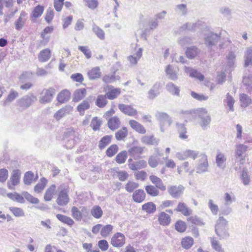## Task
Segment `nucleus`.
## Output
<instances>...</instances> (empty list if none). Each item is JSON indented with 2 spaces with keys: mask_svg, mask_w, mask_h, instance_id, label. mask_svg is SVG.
Wrapping results in <instances>:
<instances>
[{
  "mask_svg": "<svg viewBox=\"0 0 252 252\" xmlns=\"http://www.w3.org/2000/svg\"><path fill=\"white\" fill-rule=\"evenodd\" d=\"M227 225V220L223 217H220L215 226V232L220 240L226 239L229 236Z\"/></svg>",
  "mask_w": 252,
  "mask_h": 252,
  "instance_id": "obj_1",
  "label": "nucleus"
},
{
  "mask_svg": "<svg viewBox=\"0 0 252 252\" xmlns=\"http://www.w3.org/2000/svg\"><path fill=\"white\" fill-rule=\"evenodd\" d=\"M204 44L209 49H212L216 45L220 39V36L208 29H205L202 32Z\"/></svg>",
  "mask_w": 252,
  "mask_h": 252,
  "instance_id": "obj_2",
  "label": "nucleus"
},
{
  "mask_svg": "<svg viewBox=\"0 0 252 252\" xmlns=\"http://www.w3.org/2000/svg\"><path fill=\"white\" fill-rule=\"evenodd\" d=\"M248 147L243 144H236L235 146L234 156L236 158L235 163L239 162V166H235V169L236 171L240 170L242 165L245 160V153Z\"/></svg>",
  "mask_w": 252,
  "mask_h": 252,
  "instance_id": "obj_3",
  "label": "nucleus"
},
{
  "mask_svg": "<svg viewBox=\"0 0 252 252\" xmlns=\"http://www.w3.org/2000/svg\"><path fill=\"white\" fill-rule=\"evenodd\" d=\"M59 194L57 199V203L60 206L66 205L69 201L68 187L64 185H61L58 188Z\"/></svg>",
  "mask_w": 252,
  "mask_h": 252,
  "instance_id": "obj_4",
  "label": "nucleus"
},
{
  "mask_svg": "<svg viewBox=\"0 0 252 252\" xmlns=\"http://www.w3.org/2000/svg\"><path fill=\"white\" fill-rule=\"evenodd\" d=\"M196 115L200 120L199 125L203 129H207L211 122V117L206 109L200 108L196 111Z\"/></svg>",
  "mask_w": 252,
  "mask_h": 252,
  "instance_id": "obj_5",
  "label": "nucleus"
},
{
  "mask_svg": "<svg viewBox=\"0 0 252 252\" xmlns=\"http://www.w3.org/2000/svg\"><path fill=\"white\" fill-rule=\"evenodd\" d=\"M155 116L159 123L161 131L164 132L165 128L170 126L172 123L171 118L167 114L161 112H157Z\"/></svg>",
  "mask_w": 252,
  "mask_h": 252,
  "instance_id": "obj_6",
  "label": "nucleus"
},
{
  "mask_svg": "<svg viewBox=\"0 0 252 252\" xmlns=\"http://www.w3.org/2000/svg\"><path fill=\"white\" fill-rule=\"evenodd\" d=\"M56 94V90L53 88L44 89L40 94L39 102L41 104L50 103Z\"/></svg>",
  "mask_w": 252,
  "mask_h": 252,
  "instance_id": "obj_7",
  "label": "nucleus"
},
{
  "mask_svg": "<svg viewBox=\"0 0 252 252\" xmlns=\"http://www.w3.org/2000/svg\"><path fill=\"white\" fill-rule=\"evenodd\" d=\"M199 158L196 169V173L201 174L207 172L209 167L207 156L205 154H201Z\"/></svg>",
  "mask_w": 252,
  "mask_h": 252,
  "instance_id": "obj_8",
  "label": "nucleus"
},
{
  "mask_svg": "<svg viewBox=\"0 0 252 252\" xmlns=\"http://www.w3.org/2000/svg\"><path fill=\"white\" fill-rule=\"evenodd\" d=\"M75 132L72 129H68L64 134V140L65 141V146L67 149H71L75 144L74 138L75 137Z\"/></svg>",
  "mask_w": 252,
  "mask_h": 252,
  "instance_id": "obj_9",
  "label": "nucleus"
},
{
  "mask_svg": "<svg viewBox=\"0 0 252 252\" xmlns=\"http://www.w3.org/2000/svg\"><path fill=\"white\" fill-rule=\"evenodd\" d=\"M36 100L37 98L33 94H30L18 100V104L23 109H26L29 107Z\"/></svg>",
  "mask_w": 252,
  "mask_h": 252,
  "instance_id": "obj_10",
  "label": "nucleus"
},
{
  "mask_svg": "<svg viewBox=\"0 0 252 252\" xmlns=\"http://www.w3.org/2000/svg\"><path fill=\"white\" fill-rule=\"evenodd\" d=\"M126 238L121 233L118 232L115 234L111 238V244L117 248H120L125 244Z\"/></svg>",
  "mask_w": 252,
  "mask_h": 252,
  "instance_id": "obj_11",
  "label": "nucleus"
},
{
  "mask_svg": "<svg viewBox=\"0 0 252 252\" xmlns=\"http://www.w3.org/2000/svg\"><path fill=\"white\" fill-rule=\"evenodd\" d=\"M20 177V171L18 169L13 170L10 177V181L11 183H9V182L7 183L8 188L9 189H14V187L19 184Z\"/></svg>",
  "mask_w": 252,
  "mask_h": 252,
  "instance_id": "obj_12",
  "label": "nucleus"
},
{
  "mask_svg": "<svg viewBox=\"0 0 252 252\" xmlns=\"http://www.w3.org/2000/svg\"><path fill=\"white\" fill-rule=\"evenodd\" d=\"M185 188L182 185L171 186L168 189L169 194L173 198H179L183 194Z\"/></svg>",
  "mask_w": 252,
  "mask_h": 252,
  "instance_id": "obj_13",
  "label": "nucleus"
},
{
  "mask_svg": "<svg viewBox=\"0 0 252 252\" xmlns=\"http://www.w3.org/2000/svg\"><path fill=\"white\" fill-rule=\"evenodd\" d=\"M202 24V23L201 21H197L195 23H187L180 27L179 31L180 32H183L185 31L194 32L197 29L199 28Z\"/></svg>",
  "mask_w": 252,
  "mask_h": 252,
  "instance_id": "obj_14",
  "label": "nucleus"
},
{
  "mask_svg": "<svg viewBox=\"0 0 252 252\" xmlns=\"http://www.w3.org/2000/svg\"><path fill=\"white\" fill-rule=\"evenodd\" d=\"M142 51L141 48L135 49L134 52L127 57V60L131 65H136L137 63L142 56Z\"/></svg>",
  "mask_w": 252,
  "mask_h": 252,
  "instance_id": "obj_15",
  "label": "nucleus"
},
{
  "mask_svg": "<svg viewBox=\"0 0 252 252\" xmlns=\"http://www.w3.org/2000/svg\"><path fill=\"white\" fill-rule=\"evenodd\" d=\"M144 149V147L140 146H132L128 149V153L134 159H137L140 158V155L143 154Z\"/></svg>",
  "mask_w": 252,
  "mask_h": 252,
  "instance_id": "obj_16",
  "label": "nucleus"
},
{
  "mask_svg": "<svg viewBox=\"0 0 252 252\" xmlns=\"http://www.w3.org/2000/svg\"><path fill=\"white\" fill-rule=\"evenodd\" d=\"M72 110V107L70 106H66L58 110L54 115V118L59 121L62 118L69 114Z\"/></svg>",
  "mask_w": 252,
  "mask_h": 252,
  "instance_id": "obj_17",
  "label": "nucleus"
},
{
  "mask_svg": "<svg viewBox=\"0 0 252 252\" xmlns=\"http://www.w3.org/2000/svg\"><path fill=\"white\" fill-rule=\"evenodd\" d=\"M118 107L121 112L128 116H134L137 114L136 110L130 105L120 104Z\"/></svg>",
  "mask_w": 252,
  "mask_h": 252,
  "instance_id": "obj_18",
  "label": "nucleus"
},
{
  "mask_svg": "<svg viewBox=\"0 0 252 252\" xmlns=\"http://www.w3.org/2000/svg\"><path fill=\"white\" fill-rule=\"evenodd\" d=\"M244 67L252 66V46L246 48L244 55Z\"/></svg>",
  "mask_w": 252,
  "mask_h": 252,
  "instance_id": "obj_19",
  "label": "nucleus"
},
{
  "mask_svg": "<svg viewBox=\"0 0 252 252\" xmlns=\"http://www.w3.org/2000/svg\"><path fill=\"white\" fill-rule=\"evenodd\" d=\"M27 20V13L25 11H22L20 16L15 22V29L17 30H21L24 27Z\"/></svg>",
  "mask_w": 252,
  "mask_h": 252,
  "instance_id": "obj_20",
  "label": "nucleus"
},
{
  "mask_svg": "<svg viewBox=\"0 0 252 252\" xmlns=\"http://www.w3.org/2000/svg\"><path fill=\"white\" fill-rule=\"evenodd\" d=\"M141 141L142 143L148 145H157L159 140L155 137L153 135H144L141 138Z\"/></svg>",
  "mask_w": 252,
  "mask_h": 252,
  "instance_id": "obj_21",
  "label": "nucleus"
},
{
  "mask_svg": "<svg viewBox=\"0 0 252 252\" xmlns=\"http://www.w3.org/2000/svg\"><path fill=\"white\" fill-rule=\"evenodd\" d=\"M226 158L224 154L218 151L216 157V162L217 166L220 169H224L226 166Z\"/></svg>",
  "mask_w": 252,
  "mask_h": 252,
  "instance_id": "obj_22",
  "label": "nucleus"
},
{
  "mask_svg": "<svg viewBox=\"0 0 252 252\" xmlns=\"http://www.w3.org/2000/svg\"><path fill=\"white\" fill-rule=\"evenodd\" d=\"M185 71L187 74H189L190 77L196 78L199 81H203L204 79V76L196 69L189 67L185 66Z\"/></svg>",
  "mask_w": 252,
  "mask_h": 252,
  "instance_id": "obj_23",
  "label": "nucleus"
},
{
  "mask_svg": "<svg viewBox=\"0 0 252 252\" xmlns=\"http://www.w3.org/2000/svg\"><path fill=\"white\" fill-rule=\"evenodd\" d=\"M149 179L151 182L156 186L157 188L161 191L165 190L166 187L161 179L155 175H151Z\"/></svg>",
  "mask_w": 252,
  "mask_h": 252,
  "instance_id": "obj_24",
  "label": "nucleus"
},
{
  "mask_svg": "<svg viewBox=\"0 0 252 252\" xmlns=\"http://www.w3.org/2000/svg\"><path fill=\"white\" fill-rule=\"evenodd\" d=\"M165 71L170 79L176 80L178 79V69L174 68L172 65L170 64L167 65Z\"/></svg>",
  "mask_w": 252,
  "mask_h": 252,
  "instance_id": "obj_25",
  "label": "nucleus"
},
{
  "mask_svg": "<svg viewBox=\"0 0 252 252\" xmlns=\"http://www.w3.org/2000/svg\"><path fill=\"white\" fill-rule=\"evenodd\" d=\"M87 94V91L85 88L77 89L73 93V101L79 102L83 99Z\"/></svg>",
  "mask_w": 252,
  "mask_h": 252,
  "instance_id": "obj_26",
  "label": "nucleus"
},
{
  "mask_svg": "<svg viewBox=\"0 0 252 252\" xmlns=\"http://www.w3.org/2000/svg\"><path fill=\"white\" fill-rule=\"evenodd\" d=\"M129 124L131 127L136 132L141 134H145L146 133V131L144 127L136 121L133 120H130Z\"/></svg>",
  "mask_w": 252,
  "mask_h": 252,
  "instance_id": "obj_27",
  "label": "nucleus"
},
{
  "mask_svg": "<svg viewBox=\"0 0 252 252\" xmlns=\"http://www.w3.org/2000/svg\"><path fill=\"white\" fill-rule=\"evenodd\" d=\"M146 197V194L144 191L139 189L136 190L132 194L133 200L137 203H141L143 202Z\"/></svg>",
  "mask_w": 252,
  "mask_h": 252,
  "instance_id": "obj_28",
  "label": "nucleus"
},
{
  "mask_svg": "<svg viewBox=\"0 0 252 252\" xmlns=\"http://www.w3.org/2000/svg\"><path fill=\"white\" fill-rule=\"evenodd\" d=\"M175 210L181 212L185 216H189L192 213L191 210L188 208L187 205L183 202H179Z\"/></svg>",
  "mask_w": 252,
  "mask_h": 252,
  "instance_id": "obj_29",
  "label": "nucleus"
},
{
  "mask_svg": "<svg viewBox=\"0 0 252 252\" xmlns=\"http://www.w3.org/2000/svg\"><path fill=\"white\" fill-rule=\"evenodd\" d=\"M200 50L195 46L188 47L186 51V55L189 59H194L200 53Z\"/></svg>",
  "mask_w": 252,
  "mask_h": 252,
  "instance_id": "obj_30",
  "label": "nucleus"
},
{
  "mask_svg": "<svg viewBox=\"0 0 252 252\" xmlns=\"http://www.w3.org/2000/svg\"><path fill=\"white\" fill-rule=\"evenodd\" d=\"M70 93L66 90L61 91L57 95V99L60 103H63L69 100Z\"/></svg>",
  "mask_w": 252,
  "mask_h": 252,
  "instance_id": "obj_31",
  "label": "nucleus"
},
{
  "mask_svg": "<svg viewBox=\"0 0 252 252\" xmlns=\"http://www.w3.org/2000/svg\"><path fill=\"white\" fill-rule=\"evenodd\" d=\"M51 56V50L49 48H46L40 51L38 58L40 62H45L50 59Z\"/></svg>",
  "mask_w": 252,
  "mask_h": 252,
  "instance_id": "obj_32",
  "label": "nucleus"
},
{
  "mask_svg": "<svg viewBox=\"0 0 252 252\" xmlns=\"http://www.w3.org/2000/svg\"><path fill=\"white\" fill-rule=\"evenodd\" d=\"M158 220L160 224L164 226L169 225L171 221L170 217L164 212L159 214Z\"/></svg>",
  "mask_w": 252,
  "mask_h": 252,
  "instance_id": "obj_33",
  "label": "nucleus"
},
{
  "mask_svg": "<svg viewBox=\"0 0 252 252\" xmlns=\"http://www.w3.org/2000/svg\"><path fill=\"white\" fill-rule=\"evenodd\" d=\"M166 89L167 91L174 95L179 96L180 92V87L177 86L172 82L167 84Z\"/></svg>",
  "mask_w": 252,
  "mask_h": 252,
  "instance_id": "obj_34",
  "label": "nucleus"
},
{
  "mask_svg": "<svg viewBox=\"0 0 252 252\" xmlns=\"http://www.w3.org/2000/svg\"><path fill=\"white\" fill-rule=\"evenodd\" d=\"M147 165V162L145 160H140L136 162L128 164V167L132 170H137L146 167Z\"/></svg>",
  "mask_w": 252,
  "mask_h": 252,
  "instance_id": "obj_35",
  "label": "nucleus"
},
{
  "mask_svg": "<svg viewBox=\"0 0 252 252\" xmlns=\"http://www.w3.org/2000/svg\"><path fill=\"white\" fill-rule=\"evenodd\" d=\"M174 10L178 14L181 16H186L188 12L187 5L185 3H181L176 5L174 8Z\"/></svg>",
  "mask_w": 252,
  "mask_h": 252,
  "instance_id": "obj_36",
  "label": "nucleus"
},
{
  "mask_svg": "<svg viewBox=\"0 0 252 252\" xmlns=\"http://www.w3.org/2000/svg\"><path fill=\"white\" fill-rule=\"evenodd\" d=\"M160 87V84L156 83L152 88L149 90L148 92V97L150 99H154L159 94V89Z\"/></svg>",
  "mask_w": 252,
  "mask_h": 252,
  "instance_id": "obj_37",
  "label": "nucleus"
},
{
  "mask_svg": "<svg viewBox=\"0 0 252 252\" xmlns=\"http://www.w3.org/2000/svg\"><path fill=\"white\" fill-rule=\"evenodd\" d=\"M240 101L241 107L244 108L248 107L250 104L252 103V99L245 94H240Z\"/></svg>",
  "mask_w": 252,
  "mask_h": 252,
  "instance_id": "obj_38",
  "label": "nucleus"
},
{
  "mask_svg": "<svg viewBox=\"0 0 252 252\" xmlns=\"http://www.w3.org/2000/svg\"><path fill=\"white\" fill-rule=\"evenodd\" d=\"M120 125V121L119 119L114 116L109 120L108 121V126L110 129L111 130H115L117 129Z\"/></svg>",
  "mask_w": 252,
  "mask_h": 252,
  "instance_id": "obj_39",
  "label": "nucleus"
},
{
  "mask_svg": "<svg viewBox=\"0 0 252 252\" xmlns=\"http://www.w3.org/2000/svg\"><path fill=\"white\" fill-rule=\"evenodd\" d=\"M88 75L90 79L94 80L100 77L101 72L98 67H95L92 68L88 71Z\"/></svg>",
  "mask_w": 252,
  "mask_h": 252,
  "instance_id": "obj_40",
  "label": "nucleus"
},
{
  "mask_svg": "<svg viewBox=\"0 0 252 252\" xmlns=\"http://www.w3.org/2000/svg\"><path fill=\"white\" fill-rule=\"evenodd\" d=\"M107 97L105 95L99 94L97 96L96 101H95V105L98 107L99 108H103L104 107L108 101L107 100Z\"/></svg>",
  "mask_w": 252,
  "mask_h": 252,
  "instance_id": "obj_41",
  "label": "nucleus"
},
{
  "mask_svg": "<svg viewBox=\"0 0 252 252\" xmlns=\"http://www.w3.org/2000/svg\"><path fill=\"white\" fill-rule=\"evenodd\" d=\"M91 214L94 218L98 219L102 217L103 211L100 206L95 205L91 210Z\"/></svg>",
  "mask_w": 252,
  "mask_h": 252,
  "instance_id": "obj_42",
  "label": "nucleus"
},
{
  "mask_svg": "<svg viewBox=\"0 0 252 252\" xmlns=\"http://www.w3.org/2000/svg\"><path fill=\"white\" fill-rule=\"evenodd\" d=\"M7 196L8 198L14 201L20 203H24L25 202L24 197L18 193H8L7 194Z\"/></svg>",
  "mask_w": 252,
  "mask_h": 252,
  "instance_id": "obj_43",
  "label": "nucleus"
},
{
  "mask_svg": "<svg viewBox=\"0 0 252 252\" xmlns=\"http://www.w3.org/2000/svg\"><path fill=\"white\" fill-rule=\"evenodd\" d=\"M56 217L61 222L70 226L73 225L74 223V220L71 218L62 214H57Z\"/></svg>",
  "mask_w": 252,
  "mask_h": 252,
  "instance_id": "obj_44",
  "label": "nucleus"
},
{
  "mask_svg": "<svg viewBox=\"0 0 252 252\" xmlns=\"http://www.w3.org/2000/svg\"><path fill=\"white\" fill-rule=\"evenodd\" d=\"M142 209L149 214H152L156 211V206L154 203L149 202L143 204L142 206Z\"/></svg>",
  "mask_w": 252,
  "mask_h": 252,
  "instance_id": "obj_45",
  "label": "nucleus"
},
{
  "mask_svg": "<svg viewBox=\"0 0 252 252\" xmlns=\"http://www.w3.org/2000/svg\"><path fill=\"white\" fill-rule=\"evenodd\" d=\"M92 30L97 37L100 40H103L105 39V33L104 31L94 23L93 24Z\"/></svg>",
  "mask_w": 252,
  "mask_h": 252,
  "instance_id": "obj_46",
  "label": "nucleus"
},
{
  "mask_svg": "<svg viewBox=\"0 0 252 252\" xmlns=\"http://www.w3.org/2000/svg\"><path fill=\"white\" fill-rule=\"evenodd\" d=\"M243 82L247 87L246 89L248 92L252 94V75H249L248 76L244 77Z\"/></svg>",
  "mask_w": 252,
  "mask_h": 252,
  "instance_id": "obj_47",
  "label": "nucleus"
},
{
  "mask_svg": "<svg viewBox=\"0 0 252 252\" xmlns=\"http://www.w3.org/2000/svg\"><path fill=\"white\" fill-rule=\"evenodd\" d=\"M90 105L89 102L85 100H83L80 104H79L77 107V111L80 113V114L83 115L84 114L85 111L90 108Z\"/></svg>",
  "mask_w": 252,
  "mask_h": 252,
  "instance_id": "obj_48",
  "label": "nucleus"
},
{
  "mask_svg": "<svg viewBox=\"0 0 252 252\" xmlns=\"http://www.w3.org/2000/svg\"><path fill=\"white\" fill-rule=\"evenodd\" d=\"M223 102L229 107V110L230 111H234L233 105L235 103V100L233 97L231 96L229 93H227L226 95L225 99H224Z\"/></svg>",
  "mask_w": 252,
  "mask_h": 252,
  "instance_id": "obj_49",
  "label": "nucleus"
},
{
  "mask_svg": "<svg viewBox=\"0 0 252 252\" xmlns=\"http://www.w3.org/2000/svg\"><path fill=\"white\" fill-rule=\"evenodd\" d=\"M121 93V90L119 88L113 89L108 91L105 95L109 99L112 100L116 98Z\"/></svg>",
  "mask_w": 252,
  "mask_h": 252,
  "instance_id": "obj_50",
  "label": "nucleus"
},
{
  "mask_svg": "<svg viewBox=\"0 0 252 252\" xmlns=\"http://www.w3.org/2000/svg\"><path fill=\"white\" fill-rule=\"evenodd\" d=\"M55 189L56 186L52 185L46 190L44 194V199L46 201H49L52 199Z\"/></svg>",
  "mask_w": 252,
  "mask_h": 252,
  "instance_id": "obj_51",
  "label": "nucleus"
},
{
  "mask_svg": "<svg viewBox=\"0 0 252 252\" xmlns=\"http://www.w3.org/2000/svg\"><path fill=\"white\" fill-rule=\"evenodd\" d=\"M112 137L111 135H107L102 137L99 143V149H103L105 148L111 142Z\"/></svg>",
  "mask_w": 252,
  "mask_h": 252,
  "instance_id": "obj_52",
  "label": "nucleus"
},
{
  "mask_svg": "<svg viewBox=\"0 0 252 252\" xmlns=\"http://www.w3.org/2000/svg\"><path fill=\"white\" fill-rule=\"evenodd\" d=\"M223 199L224 201V205L225 206H229L236 201L235 195L233 193L230 194L228 192L224 193Z\"/></svg>",
  "mask_w": 252,
  "mask_h": 252,
  "instance_id": "obj_53",
  "label": "nucleus"
},
{
  "mask_svg": "<svg viewBox=\"0 0 252 252\" xmlns=\"http://www.w3.org/2000/svg\"><path fill=\"white\" fill-rule=\"evenodd\" d=\"M128 134L127 128L126 127H123L121 129L119 130L115 133V137L118 140H123L125 138Z\"/></svg>",
  "mask_w": 252,
  "mask_h": 252,
  "instance_id": "obj_54",
  "label": "nucleus"
},
{
  "mask_svg": "<svg viewBox=\"0 0 252 252\" xmlns=\"http://www.w3.org/2000/svg\"><path fill=\"white\" fill-rule=\"evenodd\" d=\"M18 96V93L13 90H11L7 98L3 101V105H6L7 103L12 102Z\"/></svg>",
  "mask_w": 252,
  "mask_h": 252,
  "instance_id": "obj_55",
  "label": "nucleus"
},
{
  "mask_svg": "<svg viewBox=\"0 0 252 252\" xmlns=\"http://www.w3.org/2000/svg\"><path fill=\"white\" fill-rule=\"evenodd\" d=\"M193 239L190 237H187L183 238L182 240L181 244L182 247L185 249H189L193 244Z\"/></svg>",
  "mask_w": 252,
  "mask_h": 252,
  "instance_id": "obj_56",
  "label": "nucleus"
},
{
  "mask_svg": "<svg viewBox=\"0 0 252 252\" xmlns=\"http://www.w3.org/2000/svg\"><path fill=\"white\" fill-rule=\"evenodd\" d=\"M47 184V180L44 178H42L40 180V182L38 183L34 188V190L37 193L41 192L46 186Z\"/></svg>",
  "mask_w": 252,
  "mask_h": 252,
  "instance_id": "obj_57",
  "label": "nucleus"
},
{
  "mask_svg": "<svg viewBox=\"0 0 252 252\" xmlns=\"http://www.w3.org/2000/svg\"><path fill=\"white\" fill-rule=\"evenodd\" d=\"M139 184L135 182L129 181L125 185V189L128 192H132L138 188Z\"/></svg>",
  "mask_w": 252,
  "mask_h": 252,
  "instance_id": "obj_58",
  "label": "nucleus"
},
{
  "mask_svg": "<svg viewBox=\"0 0 252 252\" xmlns=\"http://www.w3.org/2000/svg\"><path fill=\"white\" fill-rule=\"evenodd\" d=\"M113 226L110 224H107L102 227L100 230V234L103 238H106L109 235L113 229Z\"/></svg>",
  "mask_w": 252,
  "mask_h": 252,
  "instance_id": "obj_59",
  "label": "nucleus"
},
{
  "mask_svg": "<svg viewBox=\"0 0 252 252\" xmlns=\"http://www.w3.org/2000/svg\"><path fill=\"white\" fill-rule=\"evenodd\" d=\"M210 241L212 248L218 252H223V249L220 242L214 237H211Z\"/></svg>",
  "mask_w": 252,
  "mask_h": 252,
  "instance_id": "obj_60",
  "label": "nucleus"
},
{
  "mask_svg": "<svg viewBox=\"0 0 252 252\" xmlns=\"http://www.w3.org/2000/svg\"><path fill=\"white\" fill-rule=\"evenodd\" d=\"M193 38L189 36H185L184 37L180 38L178 39V43L182 47H185L187 45L193 43Z\"/></svg>",
  "mask_w": 252,
  "mask_h": 252,
  "instance_id": "obj_61",
  "label": "nucleus"
},
{
  "mask_svg": "<svg viewBox=\"0 0 252 252\" xmlns=\"http://www.w3.org/2000/svg\"><path fill=\"white\" fill-rule=\"evenodd\" d=\"M71 215L72 217L76 220L80 221L82 219V214L78 208L75 206H73L71 208Z\"/></svg>",
  "mask_w": 252,
  "mask_h": 252,
  "instance_id": "obj_62",
  "label": "nucleus"
},
{
  "mask_svg": "<svg viewBox=\"0 0 252 252\" xmlns=\"http://www.w3.org/2000/svg\"><path fill=\"white\" fill-rule=\"evenodd\" d=\"M226 59L227 66L229 67H233L236 60V55L235 53L232 51L229 52L226 57Z\"/></svg>",
  "mask_w": 252,
  "mask_h": 252,
  "instance_id": "obj_63",
  "label": "nucleus"
},
{
  "mask_svg": "<svg viewBox=\"0 0 252 252\" xmlns=\"http://www.w3.org/2000/svg\"><path fill=\"white\" fill-rule=\"evenodd\" d=\"M9 210L16 217H22L25 216V212L22 208L11 207L9 208Z\"/></svg>",
  "mask_w": 252,
  "mask_h": 252,
  "instance_id": "obj_64",
  "label": "nucleus"
}]
</instances>
